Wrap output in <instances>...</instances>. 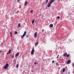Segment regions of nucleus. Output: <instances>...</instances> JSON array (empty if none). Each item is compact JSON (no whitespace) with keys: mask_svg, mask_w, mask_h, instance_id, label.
<instances>
[{"mask_svg":"<svg viewBox=\"0 0 74 74\" xmlns=\"http://www.w3.org/2000/svg\"><path fill=\"white\" fill-rule=\"evenodd\" d=\"M8 66H9V65H8V64L7 63L5 66H4V68L5 69H7L8 67Z\"/></svg>","mask_w":74,"mask_h":74,"instance_id":"1","label":"nucleus"},{"mask_svg":"<svg viewBox=\"0 0 74 74\" xmlns=\"http://www.w3.org/2000/svg\"><path fill=\"white\" fill-rule=\"evenodd\" d=\"M26 33H27V32H26V31H25L24 34H23V35H22H22H21V38H23V37H24V36H25L26 35Z\"/></svg>","mask_w":74,"mask_h":74,"instance_id":"2","label":"nucleus"},{"mask_svg":"<svg viewBox=\"0 0 74 74\" xmlns=\"http://www.w3.org/2000/svg\"><path fill=\"white\" fill-rule=\"evenodd\" d=\"M34 49H32L31 52V54L32 55H34Z\"/></svg>","mask_w":74,"mask_h":74,"instance_id":"3","label":"nucleus"},{"mask_svg":"<svg viewBox=\"0 0 74 74\" xmlns=\"http://www.w3.org/2000/svg\"><path fill=\"white\" fill-rule=\"evenodd\" d=\"M37 32H36L34 34V37L36 38V37H37Z\"/></svg>","mask_w":74,"mask_h":74,"instance_id":"4","label":"nucleus"},{"mask_svg":"<svg viewBox=\"0 0 74 74\" xmlns=\"http://www.w3.org/2000/svg\"><path fill=\"white\" fill-rule=\"evenodd\" d=\"M71 63V61L70 60H68L67 62V63L68 64H70V63Z\"/></svg>","mask_w":74,"mask_h":74,"instance_id":"5","label":"nucleus"},{"mask_svg":"<svg viewBox=\"0 0 74 74\" xmlns=\"http://www.w3.org/2000/svg\"><path fill=\"white\" fill-rule=\"evenodd\" d=\"M11 51V50L10 49L9 50V51H8V52H7V54L8 55V54H10V53Z\"/></svg>","mask_w":74,"mask_h":74,"instance_id":"6","label":"nucleus"},{"mask_svg":"<svg viewBox=\"0 0 74 74\" xmlns=\"http://www.w3.org/2000/svg\"><path fill=\"white\" fill-rule=\"evenodd\" d=\"M51 4L50 3H49L48 4V5H47V7L48 8L50 7H51Z\"/></svg>","mask_w":74,"mask_h":74,"instance_id":"7","label":"nucleus"},{"mask_svg":"<svg viewBox=\"0 0 74 74\" xmlns=\"http://www.w3.org/2000/svg\"><path fill=\"white\" fill-rule=\"evenodd\" d=\"M55 1V0H51V1L50 2V3H51V4H52V3L54 2Z\"/></svg>","mask_w":74,"mask_h":74,"instance_id":"8","label":"nucleus"},{"mask_svg":"<svg viewBox=\"0 0 74 74\" xmlns=\"http://www.w3.org/2000/svg\"><path fill=\"white\" fill-rule=\"evenodd\" d=\"M19 52L18 53H16L15 55V57H17L18 56H19Z\"/></svg>","mask_w":74,"mask_h":74,"instance_id":"9","label":"nucleus"},{"mask_svg":"<svg viewBox=\"0 0 74 74\" xmlns=\"http://www.w3.org/2000/svg\"><path fill=\"white\" fill-rule=\"evenodd\" d=\"M53 25L52 24H51L49 26L50 27H53Z\"/></svg>","mask_w":74,"mask_h":74,"instance_id":"10","label":"nucleus"},{"mask_svg":"<svg viewBox=\"0 0 74 74\" xmlns=\"http://www.w3.org/2000/svg\"><path fill=\"white\" fill-rule=\"evenodd\" d=\"M27 1H26L24 5H27Z\"/></svg>","mask_w":74,"mask_h":74,"instance_id":"11","label":"nucleus"},{"mask_svg":"<svg viewBox=\"0 0 74 74\" xmlns=\"http://www.w3.org/2000/svg\"><path fill=\"white\" fill-rule=\"evenodd\" d=\"M18 27H20L21 26V24L20 23H19L18 24Z\"/></svg>","mask_w":74,"mask_h":74,"instance_id":"12","label":"nucleus"},{"mask_svg":"<svg viewBox=\"0 0 74 74\" xmlns=\"http://www.w3.org/2000/svg\"><path fill=\"white\" fill-rule=\"evenodd\" d=\"M34 21H35V20L34 19L32 20V23H34Z\"/></svg>","mask_w":74,"mask_h":74,"instance_id":"13","label":"nucleus"},{"mask_svg":"<svg viewBox=\"0 0 74 74\" xmlns=\"http://www.w3.org/2000/svg\"><path fill=\"white\" fill-rule=\"evenodd\" d=\"M66 55H67V53H65L64 54H63V56H66Z\"/></svg>","mask_w":74,"mask_h":74,"instance_id":"14","label":"nucleus"},{"mask_svg":"<svg viewBox=\"0 0 74 74\" xmlns=\"http://www.w3.org/2000/svg\"><path fill=\"white\" fill-rule=\"evenodd\" d=\"M38 44V42H36V43H35V47L36 45H37V44Z\"/></svg>","mask_w":74,"mask_h":74,"instance_id":"15","label":"nucleus"},{"mask_svg":"<svg viewBox=\"0 0 74 74\" xmlns=\"http://www.w3.org/2000/svg\"><path fill=\"white\" fill-rule=\"evenodd\" d=\"M18 67H19V64H17L16 66V68H18Z\"/></svg>","mask_w":74,"mask_h":74,"instance_id":"16","label":"nucleus"},{"mask_svg":"<svg viewBox=\"0 0 74 74\" xmlns=\"http://www.w3.org/2000/svg\"><path fill=\"white\" fill-rule=\"evenodd\" d=\"M17 33H18V32H17V31H16L15 32V33H14L15 34H17Z\"/></svg>","mask_w":74,"mask_h":74,"instance_id":"17","label":"nucleus"},{"mask_svg":"<svg viewBox=\"0 0 74 74\" xmlns=\"http://www.w3.org/2000/svg\"><path fill=\"white\" fill-rule=\"evenodd\" d=\"M10 37H12V32H10Z\"/></svg>","mask_w":74,"mask_h":74,"instance_id":"18","label":"nucleus"},{"mask_svg":"<svg viewBox=\"0 0 74 74\" xmlns=\"http://www.w3.org/2000/svg\"><path fill=\"white\" fill-rule=\"evenodd\" d=\"M63 73H64V71H65V68H64L63 69Z\"/></svg>","mask_w":74,"mask_h":74,"instance_id":"19","label":"nucleus"},{"mask_svg":"<svg viewBox=\"0 0 74 74\" xmlns=\"http://www.w3.org/2000/svg\"><path fill=\"white\" fill-rule=\"evenodd\" d=\"M69 56H70V55H69V54L66 55V57H69Z\"/></svg>","mask_w":74,"mask_h":74,"instance_id":"20","label":"nucleus"},{"mask_svg":"<svg viewBox=\"0 0 74 74\" xmlns=\"http://www.w3.org/2000/svg\"><path fill=\"white\" fill-rule=\"evenodd\" d=\"M46 4H47V3H48V0H46Z\"/></svg>","mask_w":74,"mask_h":74,"instance_id":"21","label":"nucleus"},{"mask_svg":"<svg viewBox=\"0 0 74 74\" xmlns=\"http://www.w3.org/2000/svg\"><path fill=\"white\" fill-rule=\"evenodd\" d=\"M30 12H31V13H33V10H31L30 11Z\"/></svg>","mask_w":74,"mask_h":74,"instance_id":"22","label":"nucleus"},{"mask_svg":"<svg viewBox=\"0 0 74 74\" xmlns=\"http://www.w3.org/2000/svg\"><path fill=\"white\" fill-rule=\"evenodd\" d=\"M57 19H59V18H60V16H57Z\"/></svg>","mask_w":74,"mask_h":74,"instance_id":"23","label":"nucleus"},{"mask_svg":"<svg viewBox=\"0 0 74 74\" xmlns=\"http://www.w3.org/2000/svg\"><path fill=\"white\" fill-rule=\"evenodd\" d=\"M26 37H27V38H28V37H29V36H28V35H26Z\"/></svg>","mask_w":74,"mask_h":74,"instance_id":"24","label":"nucleus"},{"mask_svg":"<svg viewBox=\"0 0 74 74\" xmlns=\"http://www.w3.org/2000/svg\"><path fill=\"white\" fill-rule=\"evenodd\" d=\"M56 65H58L59 66V65L58 64V62H57L56 63Z\"/></svg>","mask_w":74,"mask_h":74,"instance_id":"25","label":"nucleus"},{"mask_svg":"<svg viewBox=\"0 0 74 74\" xmlns=\"http://www.w3.org/2000/svg\"><path fill=\"white\" fill-rule=\"evenodd\" d=\"M42 32H44V29H43L42 30Z\"/></svg>","mask_w":74,"mask_h":74,"instance_id":"26","label":"nucleus"},{"mask_svg":"<svg viewBox=\"0 0 74 74\" xmlns=\"http://www.w3.org/2000/svg\"><path fill=\"white\" fill-rule=\"evenodd\" d=\"M34 64H37V63H36V62H34Z\"/></svg>","mask_w":74,"mask_h":74,"instance_id":"27","label":"nucleus"},{"mask_svg":"<svg viewBox=\"0 0 74 74\" xmlns=\"http://www.w3.org/2000/svg\"><path fill=\"white\" fill-rule=\"evenodd\" d=\"M73 67H74V63H73Z\"/></svg>","mask_w":74,"mask_h":74,"instance_id":"28","label":"nucleus"},{"mask_svg":"<svg viewBox=\"0 0 74 74\" xmlns=\"http://www.w3.org/2000/svg\"><path fill=\"white\" fill-rule=\"evenodd\" d=\"M19 1H19V0H18L17 1V2H19Z\"/></svg>","mask_w":74,"mask_h":74,"instance_id":"29","label":"nucleus"},{"mask_svg":"<svg viewBox=\"0 0 74 74\" xmlns=\"http://www.w3.org/2000/svg\"><path fill=\"white\" fill-rule=\"evenodd\" d=\"M54 62V61H53V60L52 61V62L53 63Z\"/></svg>","mask_w":74,"mask_h":74,"instance_id":"30","label":"nucleus"},{"mask_svg":"<svg viewBox=\"0 0 74 74\" xmlns=\"http://www.w3.org/2000/svg\"><path fill=\"white\" fill-rule=\"evenodd\" d=\"M57 59H58V58H59V57H57L56 58Z\"/></svg>","mask_w":74,"mask_h":74,"instance_id":"31","label":"nucleus"},{"mask_svg":"<svg viewBox=\"0 0 74 74\" xmlns=\"http://www.w3.org/2000/svg\"><path fill=\"white\" fill-rule=\"evenodd\" d=\"M32 73H34V71H32Z\"/></svg>","mask_w":74,"mask_h":74,"instance_id":"32","label":"nucleus"},{"mask_svg":"<svg viewBox=\"0 0 74 74\" xmlns=\"http://www.w3.org/2000/svg\"><path fill=\"white\" fill-rule=\"evenodd\" d=\"M68 74H70V72H69L68 73Z\"/></svg>","mask_w":74,"mask_h":74,"instance_id":"33","label":"nucleus"},{"mask_svg":"<svg viewBox=\"0 0 74 74\" xmlns=\"http://www.w3.org/2000/svg\"><path fill=\"white\" fill-rule=\"evenodd\" d=\"M72 73H74V71H73L72 72Z\"/></svg>","mask_w":74,"mask_h":74,"instance_id":"34","label":"nucleus"},{"mask_svg":"<svg viewBox=\"0 0 74 74\" xmlns=\"http://www.w3.org/2000/svg\"><path fill=\"white\" fill-rule=\"evenodd\" d=\"M1 52V51H0V53Z\"/></svg>","mask_w":74,"mask_h":74,"instance_id":"35","label":"nucleus"},{"mask_svg":"<svg viewBox=\"0 0 74 74\" xmlns=\"http://www.w3.org/2000/svg\"><path fill=\"white\" fill-rule=\"evenodd\" d=\"M42 17H44V16H43V15H42Z\"/></svg>","mask_w":74,"mask_h":74,"instance_id":"36","label":"nucleus"},{"mask_svg":"<svg viewBox=\"0 0 74 74\" xmlns=\"http://www.w3.org/2000/svg\"><path fill=\"white\" fill-rule=\"evenodd\" d=\"M59 55H58V57H59Z\"/></svg>","mask_w":74,"mask_h":74,"instance_id":"37","label":"nucleus"},{"mask_svg":"<svg viewBox=\"0 0 74 74\" xmlns=\"http://www.w3.org/2000/svg\"><path fill=\"white\" fill-rule=\"evenodd\" d=\"M20 1H21V0H19Z\"/></svg>","mask_w":74,"mask_h":74,"instance_id":"38","label":"nucleus"}]
</instances>
